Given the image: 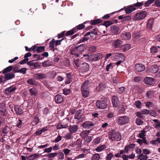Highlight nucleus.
Listing matches in <instances>:
<instances>
[{
	"mask_svg": "<svg viewBox=\"0 0 160 160\" xmlns=\"http://www.w3.org/2000/svg\"><path fill=\"white\" fill-rule=\"evenodd\" d=\"M51 65V62L49 61H45L42 63V66L43 67H48Z\"/></svg>",
	"mask_w": 160,
	"mask_h": 160,
	"instance_id": "obj_50",
	"label": "nucleus"
},
{
	"mask_svg": "<svg viewBox=\"0 0 160 160\" xmlns=\"http://www.w3.org/2000/svg\"><path fill=\"white\" fill-rule=\"evenodd\" d=\"M72 133L69 132V133H67L64 137V138L66 140H68L71 139L73 138V137L72 135Z\"/></svg>",
	"mask_w": 160,
	"mask_h": 160,
	"instance_id": "obj_45",
	"label": "nucleus"
},
{
	"mask_svg": "<svg viewBox=\"0 0 160 160\" xmlns=\"http://www.w3.org/2000/svg\"><path fill=\"white\" fill-rule=\"evenodd\" d=\"M159 70V67L158 66L154 65L152 66L150 69L151 72L154 73L157 72Z\"/></svg>",
	"mask_w": 160,
	"mask_h": 160,
	"instance_id": "obj_28",
	"label": "nucleus"
},
{
	"mask_svg": "<svg viewBox=\"0 0 160 160\" xmlns=\"http://www.w3.org/2000/svg\"><path fill=\"white\" fill-rule=\"evenodd\" d=\"M89 39V38L84 37L80 39V40H79V41L78 43H81L82 42L87 41Z\"/></svg>",
	"mask_w": 160,
	"mask_h": 160,
	"instance_id": "obj_53",
	"label": "nucleus"
},
{
	"mask_svg": "<svg viewBox=\"0 0 160 160\" xmlns=\"http://www.w3.org/2000/svg\"><path fill=\"white\" fill-rule=\"evenodd\" d=\"M121 137L120 133L114 130H111L108 133L109 139L112 141H119L121 139Z\"/></svg>",
	"mask_w": 160,
	"mask_h": 160,
	"instance_id": "obj_1",
	"label": "nucleus"
},
{
	"mask_svg": "<svg viewBox=\"0 0 160 160\" xmlns=\"http://www.w3.org/2000/svg\"><path fill=\"white\" fill-rule=\"evenodd\" d=\"M135 104L137 108H140L141 103L139 101H136L135 102Z\"/></svg>",
	"mask_w": 160,
	"mask_h": 160,
	"instance_id": "obj_60",
	"label": "nucleus"
},
{
	"mask_svg": "<svg viewBox=\"0 0 160 160\" xmlns=\"http://www.w3.org/2000/svg\"><path fill=\"white\" fill-rule=\"evenodd\" d=\"M157 52L158 49L156 46H153L150 48V52L151 53L154 54L157 53Z\"/></svg>",
	"mask_w": 160,
	"mask_h": 160,
	"instance_id": "obj_37",
	"label": "nucleus"
},
{
	"mask_svg": "<svg viewBox=\"0 0 160 160\" xmlns=\"http://www.w3.org/2000/svg\"><path fill=\"white\" fill-rule=\"evenodd\" d=\"M154 0H148L144 3V7H149L150 5L153 3Z\"/></svg>",
	"mask_w": 160,
	"mask_h": 160,
	"instance_id": "obj_43",
	"label": "nucleus"
},
{
	"mask_svg": "<svg viewBox=\"0 0 160 160\" xmlns=\"http://www.w3.org/2000/svg\"><path fill=\"white\" fill-rule=\"evenodd\" d=\"M79 59H78L77 60H74V63L75 65L77 66V67L79 68L80 67V64L79 63Z\"/></svg>",
	"mask_w": 160,
	"mask_h": 160,
	"instance_id": "obj_63",
	"label": "nucleus"
},
{
	"mask_svg": "<svg viewBox=\"0 0 160 160\" xmlns=\"http://www.w3.org/2000/svg\"><path fill=\"white\" fill-rule=\"evenodd\" d=\"M120 28L116 25H113L111 27L110 31L112 34L118 35L120 33Z\"/></svg>",
	"mask_w": 160,
	"mask_h": 160,
	"instance_id": "obj_10",
	"label": "nucleus"
},
{
	"mask_svg": "<svg viewBox=\"0 0 160 160\" xmlns=\"http://www.w3.org/2000/svg\"><path fill=\"white\" fill-rule=\"evenodd\" d=\"M9 128L8 127H5L2 130V132L5 134L9 132Z\"/></svg>",
	"mask_w": 160,
	"mask_h": 160,
	"instance_id": "obj_57",
	"label": "nucleus"
},
{
	"mask_svg": "<svg viewBox=\"0 0 160 160\" xmlns=\"http://www.w3.org/2000/svg\"><path fill=\"white\" fill-rule=\"evenodd\" d=\"M22 123V121L21 119H19L17 122V124L16 126L19 128H20L21 127Z\"/></svg>",
	"mask_w": 160,
	"mask_h": 160,
	"instance_id": "obj_61",
	"label": "nucleus"
},
{
	"mask_svg": "<svg viewBox=\"0 0 160 160\" xmlns=\"http://www.w3.org/2000/svg\"><path fill=\"white\" fill-rule=\"evenodd\" d=\"M78 126L75 125H70L68 127V131L72 134L76 133L78 131Z\"/></svg>",
	"mask_w": 160,
	"mask_h": 160,
	"instance_id": "obj_12",
	"label": "nucleus"
},
{
	"mask_svg": "<svg viewBox=\"0 0 160 160\" xmlns=\"http://www.w3.org/2000/svg\"><path fill=\"white\" fill-rule=\"evenodd\" d=\"M34 78L36 80H40L45 78L46 75L42 73H36L33 75Z\"/></svg>",
	"mask_w": 160,
	"mask_h": 160,
	"instance_id": "obj_11",
	"label": "nucleus"
},
{
	"mask_svg": "<svg viewBox=\"0 0 160 160\" xmlns=\"http://www.w3.org/2000/svg\"><path fill=\"white\" fill-rule=\"evenodd\" d=\"M65 31H63L61 32V33L58 34V39L64 37L65 34Z\"/></svg>",
	"mask_w": 160,
	"mask_h": 160,
	"instance_id": "obj_55",
	"label": "nucleus"
},
{
	"mask_svg": "<svg viewBox=\"0 0 160 160\" xmlns=\"http://www.w3.org/2000/svg\"><path fill=\"white\" fill-rule=\"evenodd\" d=\"M96 49V47L95 46H92L89 47L88 50L90 53H93L94 52Z\"/></svg>",
	"mask_w": 160,
	"mask_h": 160,
	"instance_id": "obj_49",
	"label": "nucleus"
},
{
	"mask_svg": "<svg viewBox=\"0 0 160 160\" xmlns=\"http://www.w3.org/2000/svg\"><path fill=\"white\" fill-rule=\"evenodd\" d=\"M55 100L57 103H60L63 101V98L62 96L59 94L56 95L54 97Z\"/></svg>",
	"mask_w": 160,
	"mask_h": 160,
	"instance_id": "obj_20",
	"label": "nucleus"
},
{
	"mask_svg": "<svg viewBox=\"0 0 160 160\" xmlns=\"http://www.w3.org/2000/svg\"><path fill=\"white\" fill-rule=\"evenodd\" d=\"M39 122V119L38 117H35L33 119V121L32 123V125L33 126L36 125Z\"/></svg>",
	"mask_w": 160,
	"mask_h": 160,
	"instance_id": "obj_38",
	"label": "nucleus"
},
{
	"mask_svg": "<svg viewBox=\"0 0 160 160\" xmlns=\"http://www.w3.org/2000/svg\"><path fill=\"white\" fill-rule=\"evenodd\" d=\"M57 155V153H49L47 155V157L49 158H53Z\"/></svg>",
	"mask_w": 160,
	"mask_h": 160,
	"instance_id": "obj_58",
	"label": "nucleus"
},
{
	"mask_svg": "<svg viewBox=\"0 0 160 160\" xmlns=\"http://www.w3.org/2000/svg\"><path fill=\"white\" fill-rule=\"evenodd\" d=\"M146 131L144 130H142L138 134V137L142 139L145 137Z\"/></svg>",
	"mask_w": 160,
	"mask_h": 160,
	"instance_id": "obj_35",
	"label": "nucleus"
},
{
	"mask_svg": "<svg viewBox=\"0 0 160 160\" xmlns=\"http://www.w3.org/2000/svg\"><path fill=\"white\" fill-rule=\"evenodd\" d=\"M14 109L16 112L18 114L21 115L23 113V111L19 106H15L14 107Z\"/></svg>",
	"mask_w": 160,
	"mask_h": 160,
	"instance_id": "obj_22",
	"label": "nucleus"
},
{
	"mask_svg": "<svg viewBox=\"0 0 160 160\" xmlns=\"http://www.w3.org/2000/svg\"><path fill=\"white\" fill-rule=\"evenodd\" d=\"M136 122L138 125H141L142 124L143 122L140 119L137 118L136 120Z\"/></svg>",
	"mask_w": 160,
	"mask_h": 160,
	"instance_id": "obj_56",
	"label": "nucleus"
},
{
	"mask_svg": "<svg viewBox=\"0 0 160 160\" xmlns=\"http://www.w3.org/2000/svg\"><path fill=\"white\" fill-rule=\"evenodd\" d=\"M129 120V118L127 116H125L118 117L116 121L118 125H121L128 123Z\"/></svg>",
	"mask_w": 160,
	"mask_h": 160,
	"instance_id": "obj_2",
	"label": "nucleus"
},
{
	"mask_svg": "<svg viewBox=\"0 0 160 160\" xmlns=\"http://www.w3.org/2000/svg\"><path fill=\"white\" fill-rule=\"evenodd\" d=\"M80 47H77L72 48L71 50L70 53L72 55H75L78 52V49H79Z\"/></svg>",
	"mask_w": 160,
	"mask_h": 160,
	"instance_id": "obj_32",
	"label": "nucleus"
},
{
	"mask_svg": "<svg viewBox=\"0 0 160 160\" xmlns=\"http://www.w3.org/2000/svg\"><path fill=\"white\" fill-rule=\"evenodd\" d=\"M80 71L82 73L87 72L89 69V66L86 62L81 63L79 67Z\"/></svg>",
	"mask_w": 160,
	"mask_h": 160,
	"instance_id": "obj_7",
	"label": "nucleus"
},
{
	"mask_svg": "<svg viewBox=\"0 0 160 160\" xmlns=\"http://www.w3.org/2000/svg\"><path fill=\"white\" fill-rule=\"evenodd\" d=\"M131 47V45L129 44H126L123 45L122 48L123 52H125L127 51Z\"/></svg>",
	"mask_w": 160,
	"mask_h": 160,
	"instance_id": "obj_33",
	"label": "nucleus"
},
{
	"mask_svg": "<svg viewBox=\"0 0 160 160\" xmlns=\"http://www.w3.org/2000/svg\"><path fill=\"white\" fill-rule=\"evenodd\" d=\"M98 30L97 28H95L92 30V31H91V34H93L94 35H98Z\"/></svg>",
	"mask_w": 160,
	"mask_h": 160,
	"instance_id": "obj_52",
	"label": "nucleus"
},
{
	"mask_svg": "<svg viewBox=\"0 0 160 160\" xmlns=\"http://www.w3.org/2000/svg\"><path fill=\"white\" fill-rule=\"evenodd\" d=\"M154 20L153 19H149L148 21V22L147 25L148 28L151 29L152 28L153 25Z\"/></svg>",
	"mask_w": 160,
	"mask_h": 160,
	"instance_id": "obj_27",
	"label": "nucleus"
},
{
	"mask_svg": "<svg viewBox=\"0 0 160 160\" xmlns=\"http://www.w3.org/2000/svg\"><path fill=\"white\" fill-rule=\"evenodd\" d=\"M27 69L26 68H24L18 70V72H20L23 74L26 73V71Z\"/></svg>",
	"mask_w": 160,
	"mask_h": 160,
	"instance_id": "obj_54",
	"label": "nucleus"
},
{
	"mask_svg": "<svg viewBox=\"0 0 160 160\" xmlns=\"http://www.w3.org/2000/svg\"><path fill=\"white\" fill-rule=\"evenodd\" d=\"M122 38L124 40H129L131 38V34L128 32L122 33L121 35Z\"/></svg>",
	"mask_w": 160,
	"mask_h": 160,
	"instance_id": "obj_19",
	"label": "nucleus"
},
{
	"mask_svg": "<svg viewBox=\"0 0 160 160\" xmlns=\"http://www.w3.org/2000/svg\"><path fill=\"white\" fill-rule=\"evenodd\" d=\"M89 133V130H85L82 131L80 134V136L83 138L88 136Z\"/></svg>",
	"mask_w": 160,
	"mask_h": 160,
	"instance_id": "obj_30",
	"label": "nucleus"
},
{
	"mask_svg": "<svg viewBox=\"0 0 160 160\" xmlns=\"http://www.w3.org/2000/svg\"><path fill=\"white\" fill-rule=\"evenodd\" d=\"M86 22H84L83 23H82L78 25V26H76L77 27V29L78 30H81L85 28V25L84 24H85Z\"/></svg>",
	"mask_w": 160,
	"mask_h": 160,
	"instance_id": "obj_51",
	"label": "nucleus"
},
{
	"mask_svg": "<svg viewBox=\"0 0 160 160\" xmlns=\"http://www.w3.org/2000/svg\"><path fill=\"white\" fill-rule=\"evenodd\" d=\"M91 85V82L88 80H86L82 85L81 89L82 90H87Z\"/></svg>",
	"mask_w": 160,
	"mask_h": 160,
	"instance_id": "obj_13",
	"label": "nucleus"
},
{
	"mask_svg": "<svg viewBox=\"0 0 160 160\" xmlns=\"http://www.w3.org/2000/svg\"><path fill=\"white\" fill-rule=\"evenodd\" d=\"M74 119L77 124H78L83 121V115L81 110L77 111L75 115Z\"/></svg>",
	"mask_w": 160,
	"mask_h": 160,
	"instance_id": "obj_4",
	"label": "nucleus"
},
{
	"mask_svg": "<svg viewBox=\"0 0 160 160\" xmlns=\"http://www.w3.org/2000/svg\"><path fill=\"white\" fill-rule=\"evenodd\" d=\"M55 40L54 39H53L51 40L49 43V47L50 48L52 51L54 52L55 50L54 48V44L55 43Z\"/></svg>",
	"mask_w": 160,
	"mask_h": 160,
	"instance_id": "obj_24",
	"label": "nucleus"
},
{
	"mask_svg": "<svg viewBox=\"0 0 160 160\" xmlns=\"http://www.w3.org/2000/svg\"><path fill=\"white\" fill-rule=\"evenodd\" d=\"M154 79L152 78L147 77L144 79V83L147 85H152L154 83Z\"/></svg>",
	"mask_w": 160,
	"mask_h": 160,
	"instance_id": "obj_14",
	"label": "nucleus"
},
{
	"mask_svg": "<svg viewBox=\"0 0 160 160\" xmlns=\"http://www.w3.org/2000/svg\"><path fill=\"white\" fill-rule=\"evenodd\" d=\"M136 9V8L134 7L133 5L128 6V7L125 8V10L127 14H129L132 12L134 11Z\"/></svg>",
	"mask_w": 160,
	"mask_h": 160,
	"instance_id": "obj_18",
	"label": "nucleus"
},
{
	"mask_svg": "<svg viewBox=\"0 0 160 160\" xmlns=\"http://www.w3.org/2000/svg\"><path fill=\"white\" fill-rule=\"evenodd\" d=\"M39 155L36 154L31 155L27 157L28 160H34L39 157Z\"/></svg>",
	"mask_w": 160,
	"mask_h": 160,
	"instance_id": "obj_29",
	"label": "nucleus"
},
{
	"mask_svg": "<svg viewBox=\"0 0 160 160\" xmlns=\"http://www.w3.org/2000/svg\"><path fill=\"white\" fill-rule=\"evenodd\" d=\"M68 127V125L67 124H65L62 122L58 124L56 126V128L58 129L66 128Z\"/></svg>",
	"mask_w": 160,
	"mask_h": 160,
	"instance_id": "obj_23",
	"label": "nucleus"
},
{
	"mask_svg": "<svg viewBox=\"0 0 160 160\" xmlns=\"http://www.w3.org/2000/svg\"><path fill=\"white\" fill-rule=\"evenodd\" d=\"M57 155L58 160H62L64 158V154L62 152H58L57 153Z\"/></svg>",
	"mask_w": 160,
	"mask_h": 160,
	"instance_id": "obj_40",
	"label": "nucleus"
},
{
	"mask_svg": "<svg viewBox=\"0 0 160 160\" xmlns=\"http://www.w3.org/2000/svg\"><path fill=\"white\" fill-rule=\"evenodd\" d=\"M33 56L38 60H42L44 58V57H41V54H34Z\"/></svg>",
	"mask_w": 160,
	"mask_h": 160,
	"instance_id": "obj_48",
	"label": "nucleus"
},
{
	"mask_svg": "<svg viewBox=\"0 0 160 160\" xmlns=\"http://www.w3.org/2000/svg\"><path fill=\"white\" fill-rule=\"evenodd\" d=\"M113 157V154L111 153H109L108 154L106 157V159L107 160H111Z\"/></svg>",
	"mask_w": 160,
	"mask_h": 160,
	"instance_id": "obj_59",
	"label": "nucleus"
},
{
	"mask_svg": "<svg viewBox=\"0 0 160 160\" xmlns=\"http://www.w3.org/2000/svg\"><path fill=\"white\" fill-rule=\"evenodd\" d=\"M100 158L99 154L96 153L93 155L92 158V160H99Z\"/></svg>",
	"mask_w": 160,
	"mask_h": 160,
	"instance_id": "obj_46",
	"label": "nucleus"
},
{
	"mask_svg": "<svg viewBox=\"0 0 160 160\" xmlns=\"http://www.w3.org/2000/svg\"><path fill=\"white\" fill-rule=\"evenodd\" d=\"M122 42L120 39H118L114 41L113 45L114 48H116L120 46L122 44Z\"/></svg>",
	"mask_w": 160,
	"mask_h": 160,
	"instance_id": "obj_21",
	"label": "nucleus"
},
{
	"mask_svg": "<svg viewBox=\"0 0 160 160\" xmlns=\"http://www.w3.org/2000/svg\"><path fill=\"white\" fill-rule=\"evenodd\" d=\"M35 61V60H33L30 61L27 63V65H29L30 68H31V67L32 66L33 67V68H32V69H35L40 68V65H39V62H33V61Z\"/></svg>",
	"mask_w": 160,
	"mask_h": 160,
	"instance_id": "obj_8",
	"label": "nucleus"
},
{
	"mask_svg": "<svg viewBox=\"0 0 160 160\" xmlns=\"http://www.w3.org/2000/svg\"><path fill=\"white\" fill-rule=\"evenodd\" d=\"M147 15V13L145 11L137 12L135 14L133 18V19L135 21L142 20L145 18L146 17Z\"/></svg>",
	"mask_w": 160,
	"mask_h": 160,
	"instance_id": "obj_3",
	"label": "nucleus"
},
{
	"mask_svg": "<svg viewBox=\"0 0 160 160\" xmlns=\"http://www.w3.org/2000/svg\"><path fill=\"white\" fill-rule=\"evenodd\" d=\"M84 140L87 142H90L92 140L91 137L90 136H87L84 138Z\"/></svg>",
	"mask_w": 160,
	"mask_h": 160,
	"instance_id": "obj_64",
	"label": "nucleus"
},
{
	"mask_svg": "<svg viewBox=\"0 0 160 160\" xmlns=\"http://www.w3.org/2000/svg\"><path fill=\"white\" fill-rule=\"evenodd\" d=\"M105 148V146L104 145H101L97 147L95 150L97 152H100L104 150Z\"/></svg>",
	"mask_w": 160,
	"mask_h": 160,
	"instance_id": "obj_36",
	"label": "nucleus"
},
{
	"mask_svg": "<svg viewBox=\"0 0 160 160\" xmlns=\"http://www.w3.org/2000/svg\"><path fill=\"white\" fill-rule=\"evenodd\" d=\"M113 67V64L110 63L106 67V70L107 71H109L110 68H112Z\"/></svg>",
	"mask_w": 160,
	"mask_h": 160,
	"instance_id": "obj_62",
	"label": "nucleus"
},
{
	"mask_svg": "<svg viewBox=\"0 0 160 160\" xmlns=\"http://www.w3.org/2000/svg\"><path fill=\"white\" fill-rule=\"evenodd\" d=\"M102 55L99 53L90 55L88 57V58L91 61H95L100 60L102 58Z\"/></svg>",
	"mask_w": 160,
	"mask_h": 160,
	"instance_id": "obj_6",
	"label": "nucleus"
},
{
	"mask_svg": "<svg viewBox=\"0 0 160 160\" xmlns=\"http://www.w3.org/2000/svg\"><path fill=\"white\" fill-rule=\"evenodd\" d=\"M15 75L13 72H10L6 74L5 78L7 80H9L14 78Z\"/></svg>",
	"mask_w": 160,
	"mask_h": 160,
	"instance_id": "obj_25",
	"label": "nucleus"
},
{
	"mask_svg": "<svg viewBox=\"0 0 160 160\" xmlns=\"http://www.w3.org/2000/svg\"><path fill=\"white\" fill-rule=\"evenodd\" d=\"M143 2H138L137 3L133 4V5L134 7H135V8L136 7L137 8H140L141 6L143 5Z\"/></svg>",
	"mask_w": 160,
	"mask_h": 160,
	"instance_id": "obj_41",
	"label": "nucleus"
},
{
	"mask_svg": "<svg viewBox=\"0 0 160 160\" xmlns=\"http://www.w3.org/2000/svg\"><path fill=\"white\" fill-rule=\"evenodd\" d=\"M94 125V124L91 122H85L82 124L83 128L86 129L91 128Z\"/></svg>",
	"mask_w": 160,
	"mask_h": 160,
	"instance_id": "obj_15",
	"label": "nucleus"
},
{
	"mask_svg": "<svg viewBox=\"0 0 160 160\" xmlns=\"http://www.w3.org/2000/svg\"><path fill=\"white\" fill-rule=\"evenodd\" d=\"M97 107L100 109H104L107 107L106 102L105 100H99L96 102Z\"/></svg>",
	"mask_w": 160,
	"mask_h": 160,
	"instance_id": "obj_5",
	"label": "nucleus"
},
{
	"mask_svg": "<svg viewBox=\"0 0 160 160\" xmlns=\"http://www.w3.org/2000/svg\"><path fill=\"white\" fill-rule=\"evenodd\" d=\"M138 157V159L140 160H146L148 158L146 155H143L142 154H141Z\"/></svg>",
	"mask_w": 160,
	"mask_h": 160,
	"instance_id": "obj_44",
	"label": "nucleus"
},
{
	"mask_svg": "<svg viewBox=\"0 0 160 160\" xmlns=\"http://www.w3.org/2000/svg\"><path fill=\"white\" fill-rule=\"evenodd\" d=\"M82 93L83 97L85 98L88 97L90 92L89 91H82Z\"/></svg>",
	"mask_w": 160,
	"mask_h": 160,
	"instance_id": "obj_42",
	"label": "nucleus"
},
{
	"mask_svg": "<svg viewBox=\"0 0 160 160\" xmlns=\"http://www.w3.org/2000/svg\"><path fill=\"white\" fill-rule=\"evenodd\" d=\"M72 76L69 73L66 74V78L65 79V83L66 84L70 83L72 81Z\"/></svg>",
	"mask_w": 160,
	"mask_h": 160,
	"instance_id": "obj_17",
	"label": "nucleus"
},
{
	"mask_svg": "<svg viewBox=\"0 0 160 160\" xmlns=\"http://www.w3.org/2000/svg\"><path fill=\"white\" fill-rule=\"evenodd\" d=\"M112 101L113 106L117 107L119 102V100L117 97L115 96H113L112 98Z\"/></svg>",
	"mask_w": 160,
	"mask_h": 160,
	"instance_id": "obj_16",
	"label": "nucleus"
},
{
	"mask_svg": "<svg viewBox=\"0 0 160 160\" xmlns=\"http://www.w3.org/2000/svg\"><path fill=\"white\" fill-rule=\"evenodd\" d=\"M153 122L155 123L154 127L156 129H158L160 128V122L158 119H153L152 120Z\"/></svg>",
	"mask_w": 160,
	"mask_h": 160,
	"instance_id": "obj_34",
	"label": "nucleus"
},
{
	"mask_svg": "<svg viewBox=\"0 0 160 160\" xmlns=\"http://www.w3.org/2000/svg\"><path fill=\"white\" fill-rule=\"evenodd\" d=\"M13 68V66H10L4 69L3 70V73L5 74L8 72H10L12 70Z\"/></svg>",
	"mask_w": 160,
	"mask_h": 160,
	"instance_id": "obj_31",
	"label": "nucleus"
},
{
	"mask_svg": "<svg viewBox=\"0 0 160 160\" xmlns=\"http://www.w3.org/2000/svg\"><path fill=\"white\" fill-rule=\"evenodd\" d=\"M102 20L100 19L91 20L90 21V24L91 25H95L102 22Z\"/></svg>",
	"mask_w": 160,
	"mask_h": 160,
	"instance_id": "obj_26",
	"label": "nucleus"
},
{
	"mask_svg": "<svg viewBox=\"0 0 160 160\" xmlns=\"http://www.w3.org/2000/svg\"><path fill=\"white\" fill-rule=\"evenodd\" d=\"M37 52L40 53L45 50V46H42L38 47V46Z\"/></svg>",
	"mask_w": 160,
	"mask_h": 160,
	"instance_id": "obj_47",
	"label": "nucleus"
},
{
	"mask_svg": "<svg viewBox=\"0 0 160 160\" xmlns=\"http://www.w3.org/2000/svg\"><path fill=\"white\" fill-rule=\"evenodd\" d=\"M135 68L137 71L141 72L145 70V67L141 63H136L135 65Z\"/></svg>",
	"mask_w": 160,
	"mask_h": 160,
	"instance_id": "obj_9",
	"label": "nucleus"
},
{
	"mask_svg": "<svg viewBox=\"0 0 160 160\" xmlns=\"http://www.w3.org/2000/svg\"><path fill=\"white\" fill-rule=\"evenodd\" d=\"M113 24V22L111 21H108L104 22L103 23L101 24L102 25L105 26L106 28Z\"/></svg>",
	"mask_w": 160,
	"mask_h": 160,
	"instance_id": "obj_39",
	"label": "nucleus"
}]
</instances>
